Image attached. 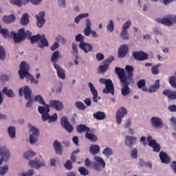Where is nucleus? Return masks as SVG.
I'll use <instances>...</instances> for the list:
<instances>
[{
	"instance_id": "nucleus-1",
	"label": "nucleus",
	"mask_w": 176,
	"mask_h": 176,
	"mask_svg": "<svg viewBox=\"0 0 176 176\" xmlns=\"http://www.w3.org/2000/svg\"><path fill=\"white\" fill-rule=\"evenodd\" d=\"M115 73L118 76V78L122 83V88L121 89V93L124 96H129L130 94V87H129V82H127V77L124 72V69L116 67L115 68Z\"/></svg>"
},
{
	"instance_id": "nucleus-2",
	"label": "nucleus",
	"mask_w": 176,
	"mask_h": 176,
	"mask_svg": "<svg viewBox=\"0 0 176 176\" xmlns=\"http://www.w3.org/2000/svg\"><path fill=\"white\" fill-rule=\"evenodd\" d=\"M28 71H30V65L27 64V62L25 61H22L20 64V69L19 71L20 79L26 78L28 82L34 83V85H38V83H39V80H35L34 76L31 75Z\"/></svg>"
},
{
	"instance_id": "nucleus-3",
	"label": "nucleus",
	"mask_w": 176,
	"mask_h": 176,
	"mask_svg": "<svg viewBox=\"0 0 176 176\" xmlns=\"http://www.w3.org/2000/svg\"><path fill=\"white\" fill-rule=\"evenodd\" d=\"M31 35H32V33L29 30H27L25 32L24 28L19 30L17 33L14 31L10 32V38L14 39V43H20V42L25 41L27 36H28V39H30V37L32 36Z\"/></svg>"
},
{
	"instance_id": "nucleus-4",
	"label": "nucleus",
	"mask_w": 176,
	"mask_h": 176,
	"mask_svg": "<svg viewBox=\"0 0 176 176\" xmlns=\"http://www.w3.org/2000/svg\"><path fill=\"white\" fill-rule=\"evenodd\" d=\"M38 110L39 113L42 115L43 122L48 120L50 123H52V122H56L57 120V113H54L52 116L49 114V112H50L49 104L45 105V107L39 106Z\"/></svg>"
},
{
	"instance_id": "nucleus-5",
	"label": "nucleus",
	"mask_w": 176,
	"mask_h": 176,
	"mask_svg": "<svg viewBox=\"0 0 176 176\" xmlns=\"http://www.w3.org/2000/svg\"><path fill=\"white\" fill-rule=\"evenodd\" d=\"M28 127H30V144H35L38 141V137H39V129L34 126H32L31 123H28Z\"/></svg>"
},
{
	"instance_id": "nucleus-6",
	"label": "nucleus",
	"mask_w": 176,
	"mask_h": 176,
	"mask_svg": "<svg viewBox=\"0 0 176 176\" xmlns=\"http://www.w3.org/2000/svg\"><path fill=\"white\" fill-rule=\"evenodd\" d=\"M94 159L95 162H96V163H92V167L94 170H96L97 171H101V167H102V168H105L106 164L102 157L95 155Z\"/></svg>"
},
{
	"instance_id": "nucleus-7",
	"label": "nucleus",
	"mask_w": 176,
	"mask_h": 176,
	"mask_svg": "<svg viewBox=\"0 0 176 176\" xmlns=\"http://www.w3.org/2000/svg\"><path fill=\"white\" fill-rule=\"evenodd\" d=\"M60 125L67 133H72L74 131V126L71 125L67 116H63L60 119Z\"/></svg>"
},
{
	"instance_id": "nucleus-8",
	"label": "nucleus",
	"mask_w": 176,
	"mask_h": 176,
	"mask_svg": "<svg viewBox=\"0 0 176 176\" xmlns=\"http://www.w3.org/2000/svg\"><path fill=\"white\" fill-rule=\"evenodd\" d=\"M124 115H127V110L125 107H120L116 113V119L118 124H122V119L124 118Z\"/></svg>"
},
{
	"instance_id": "nucleus-9",
	"label": "nucleus",
	"mask_w": 176,
	"mask_h": 176,
	"mask_svg": "<svg viewBox=\"0 0 176 176\" xmlns=\"http://www.w3.org/2000/svg\"><path fill=\"white\" fill-rule=\"evenodd\" d=\"M133 57L137 61H145V60H148L149 56L142 51H139L133 52Z\"/></svg>"
},
{
	"instance_id": "nucleus-10",
	"label": "nucleus",
	"mask_w": 176,
	"mask_h": 176,
	"mask_svg": "<svg viewBox=\"0 0 176 176\" xmlns=\"http://www.w3.org/2000/svg\"><path fill=\"white\" fill-rule=\"evenodd\" d=\"M104 94H112V96L115 95V87L113 86V82L112 80L110 81H107L105 85V87L103 89Z\"/></svg>"
},
{
	"instance_id": "nucleus-11",
	"label": "nucleus",
	"mask_w": 176,
	"mask_h": 176,
	"mask_svg": "<svg viewBox=\"0 0 176 176\" xmlns=\"http://www.w3.org/2000/svg\"><path fill=\"white\" fill-rule=\"evenodd\" d=\"M19 96L22 97L23 93L25 96V100H30L31 98V94H32V91L31 90V88L28 86H25L24 89L23 87H21L19 90Z\"/></svg>"
},
{
	"instance_id": "nucleus-12",
	"label": "nucleus",
	"mask_w": 176,
	"mask_h": 176,
	"mask_svg": "<svg viewBox=\"0 0 176 176\" xmlns=\"http://www.w3.org/2000/svg\"><path fill=\"white\" fill-rule=\"evenodd\" d=\"M50 107L54 108L56 111H61L64 109V104L63 102L58 100H52L50 101V104H48Z\"/></svg>"
},
{
	"instance_id": "nucleus-13",
	"label": "nucleus",
	"mask_w": 176,
	"mask_h": 176,
	"mask_svg": "<svg viewBox=\"0 0 176 176\" xmlns=\"http://www.w3.org/2000/svg\"><path fill=\"white\" fill-rule=\"evenodd\" d=\"M88 87H89L90 91L92 94L94 102H98V100H101V98L98 96V91L96 89V87H94L93 83L89 82Z\"/></svg>"
},
{
	"instance_id": "nucleus-14",
	"label": "nucleus",
	"mask_w": 176,
	"mask_h": 176,
	"mask_svg": "<svg viewBox=\"0 0 176 176\" xmlns=\"http://www.w3.org/2000/svg\"><path fill=\"white\" fill-rule=\"evenodd\" d=\"M151 123L154 129H162L163 127V120L160 118L153 117L151 119Z\"/></svg>"
},
{
	"instance_id": "nucleus-15",
	"label": "nucleus",
	"mask_w": 176,
	"mask_h": 176,
	"mask_svg": "<svg viewBox=\"0 0 176 176\" xmlns=\"http://www.w3.org/2000/svg\"><path fill=\"white\" fill-rule=\"evenodd\" d=\"M36 19L37 20L38 27L39 28H42V27H43V24L46 23V20L45 19V11H41L38 14L36 15Z\"/></svg>"
},
{
	"instance_id": "nucleus-16",
	"label": "nucleus",
	"mask_w": 176,
	"mask_h": 176,
	"mask_svg": "<svg viewBox=\"0 0 176 176\" xmlns=\"http://www.w3.org/2000/svg\"><path fill=\"white\" fill-rule=\"evenodd\" d=\"M127 53H129V46L126 45H122L118 49V58H124L126 56H127Z\"/></svg>"
},
{
	"instance_id": "nucleus-17",
	"label": "nucleus",
	"mask_w": 176,
	"mask_h": 176,
	"mask_svg": "<svg viewBox=\"0 0 176 176\" xmlns=\"http://www.w3.org/2000/svg\"><path fill=\"white\" fill-rule=\"evenodd\" d=\"M114 60L115 58H113V56H111L109 58L104 60L103 63L104 65L99 66V71H100V72H106V71L109 68V64H111V62L113 61Z\"/></svg>"
},
{
	"instance_id": "nucleus-18",
	"label": "nucleus",
	"mask_w": 176,
	"mask_h": 176,
	"mask_svg": "<svg viewBox=\"0 0 176 176\" xmlns=\"http://www.w3.org/2000/svg\"><path fill=\"white\" fill-rule=\"evenodd\" d=\"M155 21H157V23H160V24H164V25H167L168 27H171V25L174 24L173 21H171L170 19V15L168 16L167 18H156Z\"/></svg>"
},
{
	"instance_id": "nucleus-19",
	"label": "nucleus",
	"mask_w": 176,
	"mask_h": 176,
	"mask_svg": "<svg viewBox=\"0 0 176 176\" xmlns=\"http://www.w3.org/2000/svg\"><path fill=\"white\" fill-rule=\"evenodd\" d=\"M135 142H137V138L130 135L125 136V144L126 146H129V148H133V145H134Z\"/></svg>"
},
{
	"instance_id": "nucleus-20",
	"label": "nucleus",
	"mask_w": 176,
	"mask_h": 176,
	"mask_svg": "<svg viewBox=\"0 0 176 176\" xmlns=\"http://www.w3.org/2000/svg\"><path fill=\"white\" fill-rule=\"evenodd\" d=\"M53 147L56 155H59V156H61V155H63V146L61 143L58 142V140H55L54 142Z\"/></svg>"
},
{
	"instance_id": "nucleus-21",
	"label": "nucleus",
	"mask_w": 176,
	"mask_h": 176,
	"mask_svg": "<svg viewBox=\"0 0 176 176\" xmlns=\"http://www.w3.org/2000/svg\"><path fill=\"white\" fill-rule=\"evenodd\" d=\"M79 47L81 50H83L85 53H89L93 50V45L90 43H87L86 42L81 43L79 44Z\"/></svg>"
},
{
	"instance_id": "nucleus-22",
	"label": "nucleus",
	"mask_w": 176,
	"mask_h": 176,
	"mask_svg": "<svg viewBox=\"0 0 176 176\" xmlns=\"http://www.w3.org/2000/svg\"><path fill=\"white\" fill-rule=\"evenodd\" d=\"M54 68L56 69V74L60 79H65V71L58 64H54Z\"/></svg>"
},
{
	"instance_id": "nucleus-23",
	"label": "nucleus",
	"mask_w": 176,
	"mask_h": 176,
	"mask_svg": "<svg viewBox=\"0 0 176 176\" xmlns=\"http://www.w3.org/2000/svg\"><path fill=\"white\" fill-rule=\"evenodd\" d=\"M160 159L164 164H168L171 162V159L168 157V155L164 151L160 153Z\"/></svg>"
},
{
	"instance_id": "nucleus-24",
	"label": "nucleus",
	"mask_w": 176,
	"mask_h": 176,
	"mask_svg": "<svg viewBox=\"0 0 176 176\" xmlns=\"http://www.w3.org/2000/svg\"><path fill=\"white\" fill-rule=\"evenodd\" d=\"M76 131L80 134H82V133H90V129L83 124H80L76 126Z\"/></svg>"
},
{
	"instance_id": "nucleus-25",
	"label": "nucleus",
	"mask_w": 176,
	"mask_h": 176,
	"mask_svg": "<svg viewBox=\"0 0 176 176\" xmlns=\"http://www.w3.org/2000/svg\"><path fill=\"white\" fill-rule=\"evenodd\" d=\"M162 94L168 97L169 100H176V91H173L170 89H166L162 91Z\"/></svg>"
},
{
	"instance_id": "nucleus-26",
	"label": "nucleus",
	"mask_w": 176,
	"mask_h": 176,
	"mask_svg": "<svg viewBox=\"0 0 176 176\" xmlns=\"http://www.w3.org/2000/svg\"><path fill=\"white\" fill-rule=\"evenodd\" d=\"M125 69L126 71L128 79L131 80V79H133V76H134V67L127 65L125 66Z\"/></svg>"
},
{
	"instance_id": "nucleus-27",
	"label": "nucleus",
	"mask_w": 176,
	"mask_h": 176,
	"mask_svg": "<svg viewBox=\"0 0 176 176\" xmlns=\"http://www.w3.org/2000/svg\"><path fill=\"white\" fill-rule=\"evenodd\" d=\"M86 28L84 30V35L85 36H89L90 34H91V21H90V19H87L86 20Z\"/></svg>"
},
{
	"instance_id": "nucleus-28",
	"label": "nucleus",
	"mask_w": 176,
	"mask_h": 176,
	"mask_svg": "<svg viewBox=\"0 0 176 176\" xmlns=\"http://www.w3.org/2000/svg\"><path fill=\"white\" fill-rule=\"evenodd\" d=\"M30 167H34V168H39V167H43L44 166L43 163L40 162L38 159H35L34 160L29 161Z\"/></svg>"
},
{
	"instance_id": "nucleus-29",
	"label": "nucleus",
	"mask_w": 176,
	"mask_h": 176,
	"mask_svg": "<svg viewBox=\"0 0 176 176\" xmlns=\"http://www.w3.org/2000/svg\"><path fill=\"white\" fill-rule=\"evenodd\" d=\"M3 21L6 24H10L16 21V16L14 14L6 15L3 17Z\"/></svg>"
},
{
	"instance_id": "nucleus-30",
	"label": "nucleus",
	"mask_w": 176,
	"mask_h": 176,
	"mask_svg": "<svg viewBox=\"0 0 176 176\" xmlns=\"http://www.w3.org/2000/svg\"><path fill=\"white\" fill-rule=\"evenodd\" d=\"M41 43H38L37 44L38 47H40L41 49H43V47H45L49 46V42L46 39V37H45L44 34L41 35V38L40 39Z\"/></svg>"
},
{
	"instance_id": "nucleus-31",
	"label": "nucleus",
	"mask_w": 176,
	"mask_h": 176,
	"mask_svg": "<svg viewBox=\"0 0 176 176\" xmlns=\"http://www.w3.org/2000/svg\"><path fill=\"white\" fill-rule=\"evenodd\" d=\"M150 146L153 148V152H156L157 153L160 152V144H159L156 140H153V142H150Z\"/></svg>"
},
{
	"instance_id": "nucleus-32",
	"label": "nucleus",
	"mask_w": 176,
	"mask_h": 176,
	"mask_svg": "<svg viewBox=\"0 0 176 176\" xmlns=\"http://www.w3.org/2000/svg\"><path fill=\"white\" fill-rule=\"evenodd\" d=\"M107 116H105V113L101 111H97L93 114V117L96 120H104Z\"/></svg>"
},
{
	"instance_id": "nucleus-33",
	"label": "nucleus",
	"mask_w": 176,
	"mask_h": 176,
	"mask_svg": "<svg viewBox=\"0 0 176 176\" xmlns=\"http://www.w3.org/2000/svg\"><path fill=\"white\" fill-rule=\"evenodd\" d=\"M60 58H61L60 52L58 51H55L51 56V61L53 63V64H57Z\"/></svg>"
},
{
	"instance_id": "nucleus-34",
	"label": "nucleus",
	"mask_w": 176,
	"mask_h": 176,
	"mask_svg": "<svg viewBox=\"0 0 176 176\" xmlns=\"http://www.w3.org/2000/svg\"><path fill=\"white\" fill-rule=\"evenodd\" d=\"M20 23L22 25H28L30 23V15L27 13L23 14Z\"/></svg>"
},
{
	"instance_id": "nucleus-35",
	"label": "nucleus",
	"mask_w": 176,
	"mask_h": 176,
	"mask_svg": "<svg viewBox=\"0 0 176 176\" xmlns=\"http://www.w3.org/2000/svg\"><path fill=\"white\" fill-rule=\"evenodd\" d=\"M85 138L89 140L91 142H97V141H98V138H97V135L89 132L85 133Z\"/></svg>"
},
{
	"instance_id": "nucleus-36",
	"label": "nucleus",
	"mask_w": 176,
	"mask_h": 176,
	"mask_svg": "<svg viewBox=\"0 0 176 176\" xmlns=\"http://www.w3.org/2000/svg\"><path fill=\"white\" fill-rule=\"evenodd\" d=\"M146 85V81L144 79L140 80L137 82V86L138 89H142L143 91H148V89L145 87Z\"/></svg>"
},
{
	"instance_id": "nucleus-37",
	"label": "nucleus",
	"mask_w": 176,
	"mask_h": 176,
	"mask_svg": "<svg viewBox=\"0 0 176 176\" xmlns=\"http://www.w3.org/2000/svg\"><path fill=\"white\" fill-rule=\"evenodd\" d=\"M2 92L10 98H13V97H14V93L13 92V90L8 89V87H4L3 88Z\"/></svg>"
},
{
	"instance_id": "nucleus-38",
	"label": "nucleus",
	"mask_w": 176,
	"mask_h": 176,
	"mask_svg": "<svg viewBox=\"0 0 176 176\" xmlns=\"http://www.w3.org/2000/svg\"><path fill=\"white\" fill-rule=\"evenodd\" d=\"M160 87V80H155V83L153 85H151L148 90L150 93H155Z\"/></svg>"
},
{
	"instance_id": "nucleus-39",
	"label": "nucleus",
	"mask_w": 176,
	"mask_h": 176,
	"mask_svg": "<svg viewBox=\"0 0 176 176\" xmlns=\"http://www.w3.org/2000/svg\"><path fill=\"white\" fill-rule=\"evenodd\" d=\"M91 155H97L100 152V146L97 144H92L89 148Z\"/></svg>"
},
{
	"instance_id": "nucleus-40",
	"label": "nucleus",
	"mask_w": 176,
	"mask_h": 176,
	"mask_svg": "<svg viewBox=\"0 0 176 176\" xmlns=\"http://www.w3.org/2000/svg\"><path fill=\"white\" fill-rule=\"evenodd\" d=\"M8 133L10 138H16V127L10 126L8 128Z\"/></svg>"
},
{
	"instance_id": "nucleus-41",
	"label": "nucleus",
	"mask_w": 176,
	"mask_h": 176,
	"mask_svg": "<svg viewBox=\"0 0 176 176\" xmlns=\"http://www.w3.org/2000/svg\"><path fill=\"white\" fill-rule=\"evenodd\" d=\"M41 38H42V36H41V34H37V35L32 36L30 40L32 45H34V43L39 42V41H41Z\"/></svg>"
},
{
	"instance_id": "nucleus-42",
	"label": "nucleus",
	"mask_w": 176,
	"mask_h": 176,
	"mask_svg": "<svg viewBox=\"0 0 176 176\" xmlns=\"http://www.w3.org/2000/svg\"><path fill=\"white\" fill-rule=\"evenodd\" d=\"M35 152L29 150L23 154V157H25V159H26L27 160H30V159H32V157L35 156Z\"/></svg>"
},
{
	"instance_id": "nucleus-43",
	"label": "nucleus",
	"mask_w": 176,
	"mask_h": 176,
	"mask_svg": "<svg viewBox=\"0 0 176 176\" xmlns=\"http://www.w3.org/2000/svg\"><path fill=\"white\" fill-rule=\"evenodd\" d=\"M102 154L105 155L106 157H109L110 156H112V155H113V151H112V148L109 147H106L103 150Z\"/></svg>"
},
{
	"instance_id": "nucleus-44",
	"label": "nucleus",
	"mask_w": 176,
	"mask_h": 176,
	"mask_svg": "<svg viewBox=\"0 0 176 176\" xmlns=\"http://www.w3.org/2000/svg\"><path fill=\"white\" fill-rule=\"evenodd\" d=\"M162 66V64L158 63L157 65H155L151 67V72L153 75H157L160 72L159 67Z\"/></svg>"
},
{
	"instance_id": "nucleus-45",
	"label": "nucleus",
	"mask_w": 176,
	"mask_h": 176,
	"mask_svg": "<svg viewBox=\"0 0 176 176\" xmlns=\"http://www.w3.org/2000/svg\"><path fill=\"white\" fill-rule=\"evenodd\" d=\"M0 60L1 61L6 60V52H5V49L2 46H0Z\"/></svg>"
},
{
	"instance_id": "nucleus-46",
	"label": "nucleus",
	"mask_w": 176,
	"mask_h": 176,
	"mask_svg": "<svg viewBox=\"0 0 176 176\" xmlns=\"http://www.w3.org/2000/svg\"><path fill=\"white\" fill-rule=\"evenodd\" d=\"M34 101L39 102V104H43L44 107H46V102L43 100V98L41 95H37L34 97Z\"/></svg>"
},
{
	"instance_id": "nucleus-47",
	"label": "nucleus",
	"mask_w": 176,
	"mask_h": 176,
	"mask_svg": "<svg viewBox=\"0 0 176 176\" xmlns=\"http://www.w3.org/2000/svg\"><path fill=\"white\" fill-rule=\"evenodd\" d=\"M0 34L3 35V38H9L10 36V33L8 29L1 28L0 29Z\"/></svg>"
},
{
	"instance_id": "nucleus-48",
	"label": "nucleus",
	"mask_w": 176,
	"mask_h": 176,
	"mask_svg": "<svg viewBox=\"0 0 176 176\" xmlns=\"http://www.w3.org/2000/svg\"><path fill=\"white\" fill-rule=\"evenodd\" d=\"M120 36L124 41H127L130 38V37L129 36V32L126 30L121 31Z\"/></svg>"
},
{
	"instance_id": "nucleus-49",
	"label": "nucleus",
	"mask_w": 176,
	"mask_h": 176,
	"mask_svg": "<svg viewBox=\"0 0 176 176\" xmlns=\"http://www.w3.org/2000/svg\"><path fill=\"white\" fill-rule=\"evenodd\" d=\"M23 2V5H26V3H32V5H39L42 0H22Z\"/></svg>"
},
{
	"instance_id": "nucleus-50",
	"label": "nucleus",
	"mask_w": 176,
	"mask_h": 176,
	"mask_svg": "<svg viewBox=\"0 0 176 176\" xmlns=\"http://www.w3.org/2000/svg\"><path fill=\"white\" fill-rule=\"evenodd\" d=\"M11 5H15L18 8L23 6V1L21 0H9Z\"/></svg>"
},
{
	"instance_id": "nucleus-51",
	"label": "nucleus",
	"mask_w": 176,
	"mask_h": 176,
	"mask_svg": "<svg viewBox=\"0 0 176 176\" xmlns=\"http://www.w3.org/2000/svg\"><path fill=\"white\" fill-rule=\"evenodd\" d=\"M78 171L81 175H89V170H87L86 168L81 166L78 168Z\"/></svg>"
},
{
	"instance_id": "nucleus-52",
	"label": "nucleus",
	"mask_w": 176,
	"mask_h": 176,
	"mask_svg": "<svg viewBox=\"0 0 176 176\" xmlns=\"http://www.w3.org/2000/svg\"><path fill=\"white\" fill-rule=\"evenodd\" d=\"M76 108L80 109V111H85V109H86V106L85 105V104H83V102L80 101H78L76 102Z\"/></svg>"
},
{
	"instance_id": "nucleus-53",
	"label": "nucleus",
	"mask_w": 176,
	"mask_h": 176,
	"mask_svg": "<svg viewBox=\"0 0 176 176\" xmlns=\"http://www.w3.org/2000/svg\"><path fill=\"white\" fill-rule=\"evenodd\" d=\"M107 30L109 31V32H112L113 30H115V24L113 23V21H109V24L107 26Z\"/></svg>"
},
{
	"instance_id": "nucleus-54",
	"label": "nucleus",
	"mask_w": 176,
	"mask_h": 176,
	"mask_svg": "<svg viewBox=\"0 0 176 176\" xmlns=\"http://www.w3.org/2000/svg\"><path fill=\"white\" fill-rule=\"evenodd\" d=\"M76 41L80 42V43H85V36H83L81 34H78L76 36Z\"/></svg>"
},
{
	"instance_id": "nucleus-55",
	"label": "nucleus",
	"mask_w": 176,
	"mask_h": 176,
	"mask_svg": "<svg viewBox=\"0 0 176 176\" xmlns=\"http://www.w3.org/2000/svg\"><path fill=\"white\" fill-rule=\"evenodd\" d=\"M79 152H80V149H77L76 151L72 152L71 155V160L73 163H76V157L75 156V155L79 153Z\"/></svg>"
},
{
	"instance_id": "nucleus-56",
	"label": "nucleus",
	"mask_w": 176,
	"mask_h": 176,
	"mask_svg": "<svg viewBox=\"0 0 176 176\" xmlns=\"http://www.w3.org/2000/svg\"><path fill=\"white\" fill-rule=\"evenodd\" d=\"M8 170H9V166L8 165L0 167V175H5V174L8 173Z\"/></svg>"
},
{
	"instance_id": "nucleus-57",
	"label": "nucleus",
	"mask_w": 176,
	"mask_h": 176,
	"mask_svg": "<svg viewBox=\"0 0 176 176\" xmlns=\"http://www.w3.org/2000/svg\"><path fill=\"white\" fill-rule=\"evenodd\" d=\"M64 166L67 170H72V168L74 167L72 166V162L71 160H68L65 164Z\"/></svg>"
},
{
	"instance_id": "nucleus-58",
	"label": "nucleus",
	"mask_w": 176,
	"mask_h": 176,
	"mask_svg": "<svg viewBox=\"0 0 176 176\" xmlns=\"http://www.w3.org/2000/svg\"><path fill=\"white\" fill-rule=\"evenodd\" d=\"M131 25V21H128L125 23L123 24L122 26V31H127L129 28H130V26Z\"/></svg>"
},
{
	"instance_id": "nucleus-59",
	"label": "nucleus",
	"mask_w": 176,
	"mask_h": 176,
	"mask_svg": "<svg viewBox=\"0 0 176 176\" xmlns=\"http://www.w3.org/2000/svg\"><path fill=\"white\" fill-rule=\"evenodd\" d=\"M131 157L132 159H137V157H138V150H137V148L132 150Z\"/></svg>"
},
{
	"instance_id": "nucleus-60",
	"label": "nucleus",
	"mask_w": 176,
	"mask_h": 176,
	"mask_svg": "<svg viewBox=\"0 0 176 176\" xmlns=\"http://www.w3.org/2000/svg\"><path fill=\"white\" fill-rule=\"evenodd\" d=\"M32 175H34V169H30L27 173H23L21 175V176H32Z\"/></svg>"
},
{
	"instance_id": "nucleus-61",
	"label": "nucleus",
	"mask_w": 176,
	"mask_h": 176,
	"mask_svg": "<svg viewBox=\"0 0 176 176\" xmlns=\"http://www.w3.org/2000/svg\"><path fill=\"white\" fill-rule=\"evenodd\" d=\"M104 58H105V57L102 53L99 52L96 54V60H98V61H102Z\"/></svg>"
},
{
	"instance_id": "nucleus-62",
	"label": "nucleus",
	"mask_w": 176,
	"mask_h": 176,
	"mask_svg": "<svg viewBox=\"0 0 176 176\" xmlns=\"http://www.w3.org/2000/svg\"><path fill=\"white\" fill-rule=\"evenodd\" d=\"M60 46V44H58V43L57 42H55L50 47V50L52 51V52H54V50H56V49H58Z\"/></svg>"
},
{
	"instance_id": "nucleus-63",
	"label": "nucleus",
	"mask_w": 176,
	"mask_h": 176,
	"mask_svg": "<svg viewBox=\"0 0 176 176\" xmlns=\"http://www.w3.org/2000/svg\"><path fill=\"white\" fill-rule=\"evenodd\" d=\"M0 78L2 82H8L9 80V76L6 74H2Z\"/></svg>"
},
{
	"instance_id": "nucleus-64",
	"label": "nucleus",
	"mask_w": 176,
	"mask_h": 176,
	"mask_svg": "<svg viewBox=\"0 0 176 176\" xmlns=\"http://www.w3.org/2000/svg\"><path fill=\"white\" fill-rule=\"evenodd\" d=\"M168 109H169L170 112H176V105L175 104L170 105L168 106Z\"/></svg>"
}]
</instances>
